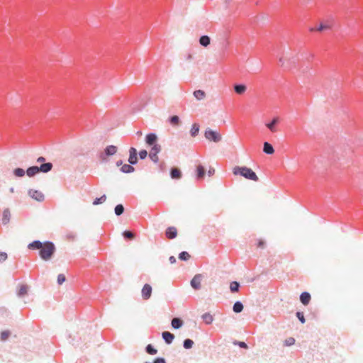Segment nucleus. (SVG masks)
Instances as JSON below:
<instances>
[{
	"label": "nucleus",
	"instance_id": "f257e3e1",
	"mask_svg": "<svg viewBox=\"0 0 363 363\" xmlns=\"http://www.w3.org/2000/svg\"><path fill=\"white\" fill-rule=\"evenodd\" d=\"M234 175H240L247 179L257 182L259 180L256 173L250 168L247 167L235 166L233 169Z\"/></svg>",
	"mask_w": 363,
	"mask_h": 363
},
{
	"label": "nucleus",
	"instance_id": "f03ea898",
	"mask_svg": "<svg viewBox=\"0 0 363 363\" xmlns=\"http://www.w3.org/2000/svg\"><path fill=\"white\" fill-rule=\"evenodd\" d=\"M55 252V246L51 241L43 242L41 250L39 251V255L43 260L50 259Z\"/></svg>",
	"mask_w": 363,
	"mask_h": 363
},
{
	"label": "nucleus",
	"instance_id": "7ed1b4c3",
	"mask_svg": "<svg viewBox=\"0 0 363 363\" xmlns=\"http://www.w3.org/2000/svg\"><path fill=\"white\" fill-rule=\"evenodd\" d=\"M118 150V147L115 145H111L106 147L104 152L99 154V158L102 162H108V157L114 155Z\"/></svg>",
	"mask_w": 363,
	"mask_h": 363
},
{
	"label": "nucleus",
	"instance_id": "20e7f679",
	"mask_svg": "<svg viewBox=\"0 0 363 363\" xmlns=\"http://www.w3.org/2000/svg\"><path fill=\"white\" fill-rule=\"evenodd\" d=\"M204 136L208 140L213 141L214 143H218L222 139L221 135L219 133L213 130L211 128L206 129Z\"/></svg>",
	"mask_w": 363,
	"mask_h": 363
},
{
	"label": "nucleus",
	"instance_id": "39448f33",
	"mask_svg": "<svg viewBox=\"0 0 363 363\" xmlns=\"http://www.w3.org/2000/svg\"><path fill=\"white\" fill-rule=\"evenodd\" d=\"M161 145H155L151 147L149 157L154 163H157L159 161V157L157 154L161 151Z\"/></svg>",
	"mask_w": 363,
	"mask_h": 363
},
{
	"label": "nucleus",
	"instance_id": "423d86ee",
	"mask_svg": "<svg viewBox=\"0 0 363 363\" xmlns=\"http://www.w3.org/2000/svg\"><path fill=\"white\" fill-rule=\"evenodd\" d=\"M28 194L33 199L38 201H43L44 199H45V196L44 194L40 191H38V190H35V189H29L28 191Z\"/></svg>",
	"mask_w": 363,
	"mask_h": 363
},
{
	"label": "nucleus",
	"instance_id": "0eeeda50",
	"mask_svg": "<svg viewBox=\"0 0 363 363\" xmlns=\"http://www.w3.org/2000/svg\"><path fill=\"white\" fill-rule=\"evenodd\" d=\"M296 62V59L295 57L289 58L287 62H285V60L283 57L279 59V63L281 67H284L285 69H291L295 65Z\"/></svg>",
	"mask_w": 363,
	"mask_h": 363
},
{
	"label": "nucleus",
	"instance_id": "6e6552de",
	"mask_svg": "<svg viewBox=\"0 0 363 363\" xmlns=\"http://www.w3.org/2000/svg\"><path fill=\"white\" fill-rule=\"evenodd\" d=\"M128 162L132 165L138 163L137 150L135 147H130L129 150Z\"/></svg>",
	"mask_w": 363,
	"mask_h": 363
},
{
	"label": "nucleus",
	"instance_id": "1a4fd4ad",
	"mask_svg": "<svg viewBox=\"0 0 363 363\" xmlns=\"http://www.w3.org/2000/svg\"><path fill=\"white\" fill-rule=\"evenodd\" d=\"M157 140V136L154 133H148L145 137V143L149 146H153L155 145H158L156 143Z\"/></svg>",
	"mask_w": 363,
	"mask_h": 363
},
{
	"label": "nucleus",
	"instance_id": "9d476101",
	"mask_svg": "<svg viewBox=\"0 0 363 363\" xmlns=\"http://www.w3.org/2000/svg\"><path fill=\"white\" fill-rule=\"evenodd\" d=\"M152 286L150 284H145L143 286L142 289V296L143 299L147 300L150 298L152 294Z\"/></svg>",
	"mask_w": 363,
	"mask_h": 363
},
{
	"label": "nucleus",
	"instance_id": "9b49d317",
	"mask_svg": "<svg viewBox=\"0 0 363 363\" xmlns=\"http://www.w3.org/2000/svg\"><path fill=\"white\" fill-rule=\"evenodd\" d=\"M201 275L196 274L191 281V286L194 289H199L201 288Z\"/></svg>",
	"mask_w": 363,
	"mask_h": 363
},
{
	"label": "nucleus",
	"instance_id": "f8f14e48",
	"mask_svg": "<svg viewBox=\"0 0 363 363\" xmlns=\"http://www.w3.org/2000/svg\"><path fill=\"white\" fill-rule=\"evenodd\" d=\"M162 337L167 345H170L174 339V335L170 332L164 331L162 333Z\"/></svg>",
	"mask_w": 363,
	"mask_h": 363
},
{
	"label": "nucleus",
	"instance_id": "ddd939ff",
	"mask_svg": "<svg viewBox=\"0 0 363 363\" xmlns=\"http://www.w3.org/2000/svg\"><path fill=\"white\" fill-rule=\"evenodd\" d=\"M279 122V118L278 117H274L271 122L267 123L265 124L267 128L271 131V132H276V125Z\"/></svg>",
	"mask_w": 363,
	"mask_h": 363
},
{
	"label": "nucleus",
	"instance_id": "4468645a",
	"mask_svg": "<svg viewBox=\"0 0 363 363\" xmlns=\"http://www.w3.org/2000/svg\"><path fill=\"white\" fill-rule=\"evenodd\" d=\"M165 235L169 239H174L177 235V230L175 227H169L167 228Z\"/></svg>",
	"mask_w": 363,
	"mask_h": 363
},
{
	"label": "nucleus",
	"instance_id": "2eb2a0df",
	"mask_svg": "<svg viewBox=\"0 0 363 363\" xmlns=\"http://www.w3.org/2000/svg\"><path fill=\"white\" fill-rule=\"evenodd\" d=\"M311 296L308 292L304 291L300 295V301L304 305L306 306L309 303Z\"/></svg>",
	"mask_w": 363,
	"mask_h": 363
},
{
	"label": "nucleus",
	"instance_id": "dca6fc26",
	"mask_svg": "<svg viewBox=\"0 0 363 363\" xmlns=\"http://www.w3.org/2000/svg\"><path fill=\"white\" fill-rule=\"evenodd\" d=\"M43 242L40 240H34L32 242L29 243L28 245V248L32 250H41L43 247Z\"/></svg>",
	"mask_w": 363,
	"mask_h": 363
},
{
	"label": "nucleus",
	"instance_id": "f3484780",
	"mask_svg": "<svg viewBox=\"0 0 363 363\" xmlns=\"http://www.w3.org/2000/svg\"><path fill=\"white\" fill-rule=\"evenodd\" d=\"M53 165L51 162H47L42 164L38 167L40 172L48 173L52 170Z\"/></svg>",
	"mask_w": 363,
	"mask_h": 363
},
{
	"label": "nucleus",
	"instance_id": "a211bd4d",
	"mask_svg": "<svg viewBox=\"0 0 363 363\" xmlns=\"http://www.w3.org/2000/svg\"><path fill=\"white\" fill-rule=\"evenodd\" d=\"M26 172L28 177H33L35 176L37 174H38L40 172V170H39V168L38 166H32V167H28L26 169Z\"/></svg>",
	"mask_w": 363,
	"mask_h": 363
},
{
	"label": "nucleus",
	"instance_id": "6ab92c4d",
	"mask_svg": "<svg viewBox=\"0 0 363 363\" xmlns=\"http://www.w3.org/2000/svg\"><path fill=\"white\" fill-rule=\"evenodd\" d=\"M263 152L267 155H272L274 152L273 146L268 142L263 144Z\"/></svg>",
	"mask_w": 363,
	"mask_h": 363
},
{
	"label": "nucleus",
	"instance_id": "aec40b11",
	"mask_svg": "<svg viewBox=\"0 0 363 363\" xmlns=\"http://www.w3.org/2000/svg\"><path fill=\"white\" fill-rule=\"evenodd\" d=\"M210 43H211V38L208 35H203L200 37L199 44L201 46L206 48L207 46H208L210 45Z\"/></svg>",
	"mask_w": 363,
	"mask_h": 363
},
{
	"label": "nucleus",
	"instance_id": "412c9836",
	"mask_svg": "<svg viewBox=\"0 0 363 363\" xmlns=\"http://www.w3.org/2000/svg\"><path fill=\"white\" fill-rule=\"evenodd\" d=\"M234 91L238 94H242L245 92L247 86L243 84H236L234 85Z\"/></svg>",
	"mask_w": 363,
	"mask_h": 363
},
{
	"label": "nucleus",
	"instance_id": "4be33fe9",
	"mask_svg": "<svg viewBox=\"0 0 363 363\" xmlns=\"http://www.w3.org/2000/svg\"><path fill=\"white\" fill-rule=\"evenodd\" d=\"M170 177L173 179H179L182 177V172L177 168H172L170 169Z\"/></svg>",
	"mask_w": 363,
	"mask_h": 363
},
{
	"label": "nucleus",
	"instance_id": "5701e85b",
	"mask_svg": "<svg viewBox=\"0 0 363 363\" xmlns=\"http://www.w3.org/2000/svg\"><path fill=\"white\" fill-rule=\"evenodd\" d=\"M183 321L179 318H174L172 320L171 325L174 329H179L183 325Z\"/></svg>",
	"mask_w": 363,
	"mask_h": 363
},
{
	"label": "nucleus",
	"instance_id": "b1692460",
	"mask_svg": "<svg viewBox=\"0 0 363 363\" xmlns=\"http://www.w3.org/2000/svg\"><path fill=\"white\" fill-rule=\"evenodd\" d=\"M120 170L123 173L128 174V173L133 172L135 170V168L132 166V164H130L129 163V164H125L122 165Z\"/></svg>",
	"mask_w": 363,
	"mask_h": 363
},
{
	"label": "nucleus",
	"instance_id": "393cba45",
	"mask_svg": "<svg viewBox=\"0 0 363 363\" xmlns=\"http://www.w3.org/2000/svg\"><path fill=\"white\" fill-rule=\"evenodd\" d=\"M193 95L199 101L203 100L206 98L205 91L201 89L195 90Z\"/></svg>",
	"mask_w": 363,
	"mask_h": 363
},
{
	"label": "nucleus",
	"instance_id": "a878e982",
	"mask_svg": "<svg viewBox=\"0 0 363 363\" xmlns=\"http://www.w3.org/2000/svg\"><path fill=\"white\" fill-rule=\"evenodd\" d=\"M205 169L201 164L198 165L196 168V179L198 180L202 179L205 175Z\"/></svg>",
	"mask_w": 363,
	"mask_h": 363
},
{
	"label": "nucleus",
	"instance_id": "bb28decb",
	"mask_svg": "<svg viewBox=\"0 0 363 363\" xmlns=\"http://www.w3.org/2000/svg\"><path fill=\"white\" fill-rule=\"evenodd\" d=\"M28 286L26 284H21L18 291L17 295L18 297H23L27 294Z\"/></svg>",
	"mask_w": 363,
	"mask_h": 363
},
{
	"label": "nucleus",
	"instance_id": "cd10ccee",
	"mask_svg": "<svg viewBox=\"0 0 363 363\" xmlns=\"http://www.w3.org/2000/svg\"><path fill=\"white\" fill-rule=\"evenodd\" d=\"M202 320L205 322L206 324L210 325L213 321V317L209 313H205L201 316Z\"/></svg>",
	"mask_w": 363,
	"mask_h": 363
},
{
	"label": "nucleus",
	"instance_id": "c85d7f7f",
	"mask_svg": "<svg viewBox=\"0 0 363 363\" xmlns=\"http://www.w3.org/2000/svg\"><path fill=\"white\" fill-rule=\"evenodd\" d=\"M243 308L244 306L242 303L240 301H238L233 304V310L235 313H239L242 311Z\"/></svg>",
	"mask_w": 363,
	"mask_h": 363
},
{
	"label": "nucleus",
	"instance_id": "c756f323",
	"mask_svg": "<svg viewBox=\"0 0 363 363\" xmlns=\"http://www.w3.org/2000/svg\"><path fill=\"white\" fill-rule=\"evenodd\" d=\"M10 211L9 209H5L3 212L2 223L4 225L7 224L10 220Z\"/></svg>",
	"mask_w": 363,
	"mask_h": 363
},
{
	"label": "nucleus",
	"instance_id": "7c9ffc66",
	"mask_svg": "<svg viewBox=\"0 0 363 363\" xmlns=\"http://www.w3.org/2000/svg\"><path fill=\"white\" fill-rule=\"evenodd\" d=\"M199 132V125L198 123H194L190 130V134L191 137H196Z\"/></svg>",
	"mask_w": 363,
	"mask_h": 363
},
{
	"label": "nucleus",
	"instance_id": "2f4dec72",
	"mask_svg": "<svg viewBox=\"0 0 363 363\" xmlns=\"http://www.w3.org/2000/svg\"><path fill=\"white\" fill-rule=\"evenodd\" d=\"M240 283L236 281H233L230 283V291L232 293H236L239 291V289H240Z\"/></svg>",
	"mask_w": 363,
	"mask_h": 363
},
{
	"label": "nucleus",
	"instance_id": "473e14b6",
	"mask_svg": "<svg viewBox=\"0 0 363 363\" xmlns=\"http://www.w3.org/2000/svg\"><path fill=\"white\" fill-rule=\"evenodd\" d=\"M145 352L150 355H154L157 353V350L153 345L149 344L145 347Z\"/></svg>",
	"mask_w": 363,
	"mask_h": 363
},
{
	"label": "nucleus",
	"instance_id": "72a5a7b5",
	"mask_svg": "<svg viewBox=\"0 0 363 363\" xmlns=\"http://www.w3.org/2000/svg\"><path fill=\"white\" fill-rule=\"evenodd\" d=\"M11 335V332L9 330H4L0 333V340L2 342H5L8 340L9 337Z\"/></svg>",
	"mask_w": 363,
	"mask_h": 363
},
{
	"label": "nucleus",
	"instance_id": "f704fd0d",
	"mask_svg": "<svg viewBox=\"0 0 363 363\" xmlns=\"http://www.w3.org/2000/svg\"><path fill=\"white\" fill-rule=\"evenodd\" d=\"M194 345V341L191 339H185L183 342V347L186 350L191 349Z\"/></svg>",
	"mask_w": 363,
	"mask_h": 363
},
{
	"label": "nucleus",
	"instance_id": "c9c22d12",
	"mask_svg": "<svg viewBox=\"0 0 363 363\" xmlns=\"http://www.w3.org/2000/svg\"><path fill=\"white\" fill-rule=\"evenodd\" d=\"M115 214L118 216L122 215L124 212V207L122 204H118L114 208Z\"/></svg>",
	"mask_w": 363,
	"mask_h": 363
},
{
	"label": "nucleus",
	"instance_id": "e433bc0d",
	"mask_svg": "<svg viewBox=\"0 0 363 363\" xmlns=\"http://www.w3.org/2000/svg\"><path fill=\"white\" fill-rule=\"evenodd\" d=\"M13 174L17 177H22L25 175L26 172L22 168H16L13 169Z\"/></svg>",
	"mask_w": 363,
	"mask_h": 363
},
{
	"label": "nucleus",
	"instance_id": "4c0bfd02",
	"mask_svg": "<svg viewBox=\"0 0 363 363\" xmlns=\"http://www.w3.org/2000/svg\"><path fill=\"white\" fill-rule=\"evenodd\" d=\"M189 258L190 255L186 251H183L179 254V259L182 261H187Z\"/></svg>",
	"mask_w": 363,
	"mask_h": 363
},
{
	"label": "nucleus",
	"instance_id": "58836bf2",
	"mask_svg": "<svg viewBox=\"0 0 363 363\" xmlns=\"http://www.w3.org/2000/svg\"><path fill=\"white\" fill-rule=\"evenodd\" d=\"M106 196L104 194L101 197L95 199L94 201H93V205L96 206L101 204L104 203L106 201Z\"/></svg>",
	"mask_w": 363,
	"mask_h": 363
},
{
	"label": "nucleus",
	"instance_id": "ea45409f",
	"mask_svg": "<svg viewBox=\"0 0 363 363\" xmlns=\"http://www.w3.org/2000/svg\"><path fill=\"white\" fill-rule=\"evenodd\" d=\"M169 123L173 125H177L180 121V119L179 116H172L169 117Z\"/></svg>",
	"mask_w": 363,
	"mask_h": 363
},
{
	"label": "nucleus",
	"instance_id": "a19ab883",
	"mask_svg": "<svg viewBox=\"0 0 363 363\" xmlns=\"http://www.w3.org/2000/svg\"><path fill=\"white\" fill-rule=\"evenodd\" d=\"M123 236L125 239H133L135 236L134 233L129 231V230H125L123 233Z\"/></svg>",
	"mask_w": 363,
	"mask_h": 363
},
{
	"label": "nucleus",
	"instance_id": "79ce46f5",
	"mask_svg": "<svg viewBox=\"0 0 363 363\" xmlns=\"http://www.w3.org/2000/svg\"><path fill=\"white\" fill-rule=\"evenodd\" d=\"M296 315L301 323H303V324L305 323L306 319L304 318V315H303V312L298 311V312H296Z\"/></svg>",
	"mask_w": 363,
	"mask_h": 363
},
{
	"label": "nucleus",
	"instance_id": "37998d69",
	"mask_svg": "<svg viewBox=\"0 0 363 363\" xmlns=\"http://www.w3.org/2000/svg\"><path fill=\"white\" fill-rule=\"evenodd\" d=\"M295 343V339L294 337H289L285 340L284 341V345L285 346H291L294 345Z\"/></svg>",
	"mask_w": 363,
	"mask_h": 363
},
{
	"label": "nucleus",
	"instance_id": "c03bdc74",
	"mask_svg": "<svg viewBox=\"0 0 363 363\" xmlns=\"http://www.w3.org/2000/svg\"><path fill=\"white\" fill-rule=\"evenodd\" d=\"M140 160H144L147 156V152L145 150H142L138 153Z\"/></svg>",
	"mask_w": 363,
	"mask_h": 363
},
{
	"label": "nucleus",
	"instance_id": "a18cd8bd",
	"mask_svg": "<svg viewBox=\"0 0 363 363\" xmlns=\"http://www.w3.org/2000/svg\"><path fill=\"white\" fill-rule=\"evenodd\" d=\"M66 280L65 276L62 274H60L57 277V283L58 284H63Z\"/></svg>",
	"mask_w": 363,
	"mask_h": 363
},
{
	"label": "nucleus",
	"instance_id": "49530a36",
	"mask_svg": "<svg viewBox=\"0 0 363 363\" xmlns=\"http://www.w3.org/2000/svg\"><path fill=\"white\" fill-rule=\"evenodd\" d=\"M328 28H329L328 26L321 23L316 29L312 28L311 30L313 31L316 30L318 31H322Z\"/></svg>",
	"mask_w": 363,
	"mask_h": 363
},
{
	"label": "nucleus",
	"instance_id": "de8ad7c7",
	"mask_svg": "<svg viewBox=\"0 0 363 363\" xmlns=\"http://www.w3.org/2000/svg\"><path fill=\"white\" fill-rule=\"evenodd\" d=\"M234 345H238L241 348L247 349L248 347L247 345L245 342L235 341V342H234Z\"/></svg>",
	"mask_w": 363,
	"mask_h": 363
},
{
	"label": "nucleus",
	"instance_id": "09e8293b",
	"mask_svg": "<svg viewBox=\"0 0 363 363\" xmlns=\"http://www.w3.org/2000/svg\"><path fill=\"white\" fill-rule=\"evenodd\" d=\"M7 259V254L4 252H0V262H4Z\"/></svg>",
	"mask_w": 363,
	"mask_h": 363
},
{
	"label": "nucleus",
	"instance_id": "8fccbe9b",
	"mask_svg": "<svg viewBox=\"0 0 363 363\" xmlns=\"http://www.w3.org/2000/svg\"><path fill=\"white\" fill-rule=\"evenodd\" d=\"M152 363H166V360L163 357H157L154 359Z\"/></svg>",
	"mask_w": 363,
	"mask_h": 363
},
{
	"label": "nucleus",
	"instance_id": "3c124183",
	"mask_svg": "<svg viewBox=\"0 0 363 363\" xmlns=\"http://www.w3.org/2000/svg\"><path fill=\"white\" fill-rule=\"evenodd\" d=\"M214 173H215V169H214L213 168H212V167H211V168L208 169V175L209 177H211V176L213 175V174H214Z\"/></svg>",
	"mask_w": 363,
	"mask_h": 363
},
{
	"label": "nucleus",
	"instance_id": "603ef678",
	"mask_svg": "<svg viewBox=\"0 0 363 363\" xmlns=\"http://www.w3.org/2000/svg\"><path fill=\"white\" fill-rule=\"evenodd\" d=\"M169 260L171 264H174L177 262V259L174 256H170Z\"/></svg>",
	"mask_w": 363,
	"mask_h": 363
},
{
	"label": "nucleus",
	"instance_id": "864d4df0",
	"mask_svg": "<svg viewBox=\"0 0 363 363\" xmlns=\"http://www.w3.org/2000/svg\"><path fill=\"white\" fill-rule=\"evenodd\" d=\"M36 161L38 163L44 162L45 161V158L44 157H38Z\"/></svg>",
	"mask_w": 363,
	"mask_h": 363
},
{
	"label": "nucleus",
	"instance_id": "5fc2aeb1",
	"mask_svg": "<svg viewBox=\"0 0 363 363\" xmlns=\"http://www.w3.org/2000/svg\"><path fill=\"white\" fill-rule=\"evenodd\" d=\"M257 246L259 247H264V242L262 240H259Z\"/></svg>",
	"mask_w": 363,
	"mask_h": 363
},
{
	"label": "nucleus",
	"instance_id": "6e6d98bb",
	"mask_svg": "<svg viewBox=\"0 0 363 363\" xmlns=\"http://www.w3.org/2000/svg\"><path fill=\"white\" fill-rule=\"evenodd\" d=\"M186 60H188V61H190L192 60V55L191 54L189 53L188 55H186L185 57Z\"/></svg>",
	"mask_w": 363,
	"mask_h": 363
},
{
	"label": "nucleus",
	"instance_id": "4d7b16f0",
	"mask_svg": "<svg viewBox=\"0 0 363 363\" xmlns=\"http://www.w3.org/2000/svg\"><path fill=\"white\" fill-rule=\"evenodd\" d=\"M123 164V161L121 160H118L116 162V166L117 167H119V166H121L122 167Z\"/></svg>",
	"mask_w": 363,
	"mask_h": 363
},
{
	"label": "nucleus",
	"instance_id": "13d9d810",
	"mask_svg": "<svg viewBox=\"0 0 363 363\" xmlns=\"http://www.w3.org/2000/svg\"><path fill=\"white\" fill-rule=\"evenodd\" d=\"M67 238L69 239H74L75 235L74 234L70 233L67 235Z\"/></svg>",
	"mask_w": 363,
	"mask_h": 363
},
{
	"label": "nucleus",
	"instance_id": "bf43d9fd",
	"mask_svg": "<svg viewBox=\"0 0 363 363\" xmlns=\"http://www.w3.org/2000/svg\"><path fill=\"white\" fill-rule=\"evenodd\" d=\"M137 135L140 136L142 135V131L140 130H138L137 133H136Z\"/></svg>",
	"mask_w": 363,
	"mask_h": 363
},
{
	"label": "nucleus",
	"instance_id": "052dcab7",
	"mask_svg": "<svg viewBox=\"0 0 363 363\" xmlns=\"http://www.w3.org/2000/svg\"><path fill=\"white\" fill-rule=\"evenodd\" d=\"M9 191H10V192H11V193H13V192H14V188H13V187H11V188L9 189Z\"/></svg>",
	"mask_w": 363,
	"mask_h": 363
},
{
	"label": "nucleus",
	"instance_id": "680f3d73",
	"mask_svg": "<svg viewBox=\"0 0 363 363\" xmlns=\"http://www.w3.org/2000/svg\"><path fill=\"white\" fill-rule=\"evenodd\" d=\"M144 363H152V362H145Z\"/></svg>",
	"mask_w": 363,
	"mask_h": 363
}]
</instances>
